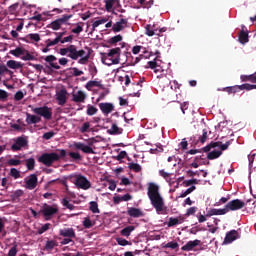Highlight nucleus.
<instances>
[{
  "label": "nucleus",
  "mask_w": 256,
  "mask_h": 256,
  "mask_svg": "<svg viewBox=\"0 0 256 256\" xmlns=\"http://www.w3.org/2000/svg\"><path fill=\"white\" fill-rule=\"evenodd\" d=\"M239 239V232L237 230H231L227 232L225 238H224V243L227 245L229 243H233V241Z\"/></svg>",
  "instance_id": "2eb2a0df"
},
{
  "label": "nucleus",
  "mask_w": 256,
  "mask_h": 256,
  "mask_svg": "<svg viewBox=\"0 0 256 256\" xmlns=\"http://www.w3.org/2000/svg\"><path fill=\"white\" fill-rule=\"evenodd\" d=\"M226 213H227L226 207L222 209L212 208L207 212L206 217H213V215H226Z\"/></svg>",
  "instance_id": "5701e85b"
},
{
  "label": "nucleus",
  "mask_w": 256,
  "mask_h": 256,
  "mask_svg": "<svg viewBox=\"0 0 256 256\" xmlns=\"http://www.w3.org/2000/svg\"><path fill=\"white\" fill-rule=\"evenodd\" d=\"M11 55H14V57H21V55H25V50L23 48L18 47L14 50L10 51Z\"/></svg>",
  "instance_id": "c03bdc74"
},
{
  "label": "nucleus",
  "mask_w": 256,
  "mask_h": 256,
  "mask_svg": "<svg viewBox=\"0 0 256 256\" xmlns=\"http://www.w3.org/2000/svg\"><path fill=\"white\" fill-rule=\"evenodd\" d=\"M208 135H207V129L202 130V135L197 139L195 136L190 138L191 145H198L199 143H202V145L207 141Z\"/></svg>",
  "instance_id": "ddd939ff"
},
{
  "label": "nucleus",
  "mask_w": 256,
  "mask_h": 256,
  "mask_svg": "<svg viewBox=\"0 0 256 256\" xmlns=\"http://www.w3.org/2000/svg\"><path fill=\"white\" fill-rule=\"evenodd\" d=\"M226 213H229V211H239V209H243L245 207V202L240 199H235L230 202H228L226 205Z\"/></svg>",
  "instance_id": "6e6552de"
},
{
  "label": "nucleus",
  "mask_w": 256,
  "mask_h": 256,
  "mask_svg": "<svg viewBox=\"0 0 256 256\" xmlns=\"http://www.w3.org/2000/svg\"><path fill=\"white\" fill-rule=\"evenodd\" d=\"M116 243H118V245H121V247H126V245H131V242L121 237L116 238Z\"/></svg>",
  "instance_id": "603ef678"
},
{
  "label": "nucleus",
  "mask_w": 256,
  "mask_h": 256,
  "mask_svg": "<svg viewBox=\"0 0 256 256\" xmlns=\"http://www.w3.org/2000/svg\"><path fill=\"white\" fill-rule=\"evenodd\" d=\"M127 214L129 217H133L134 219H139V217H143L145 215L141 209L135 207L128 208Z\"/></svg>",
  "instance_id": "6ab92c4d"
},
{
  "label": "nucleus",
  "mask_w": 256,
  "mask_h": 256,
  "mask_svg": "<svg viewBox=\"0 0 256 256\" xmlns=\"http://www.w3.org/2000/svg\"><path fill=\"white\" fill-rule=\"evenodd\" d=\"M164 249H178L179 248V243L177 242H168L163 246Z\"/></svg>",
  "instance_id": "864d4df0"
},
{
  "label": "nucleus",
  "mask_w": 256,
  "mask_h": 256,
  "mask_svg": "<svg viewBox=\"0 0 256 256\" xmlns=\"http://www.w3.org/2000/svg\"><path fill=\"white\" fill-rule=\"evenodd\" d=\"M90 57H91V52H89L85 56H82L81 59H79L78 63H80V65H87Z\"/></svg>",
  "instance_id": "6e6d98bb"
},
{
  "label": "nucleus",
  "mask_w": 256,
  "mask_h": 256,
  "mask_svg": "<svg viewBox=\"0 0 256 256\" xmlns=\"http://www.w3.org/2000/svg\"><path fill=\"white\" fill-rule=\"evenodd\" d=\"M44 61H46V63H49L50 67H52V69H61V66H59L56 63H53V61H57V57H55L54 55H48L44 58Z\"/></svg>",
  "instance_id": "b1692460"
},
{
  "label": "nucleus",
  "mask_w": 256,
  "mask_h": 256,
  "mask_svg": "<svg viewBox=\"0 0 256 256\" xmlns=\"http://www.w3.org/2000/svg\"><path fill=\"white\" fill-rule=\"evenodd\" d=\"M195 189H197L196 186H191L186 191L182 192L179 197L181 199H183V198L187 197V195H191V193H193V191H195Z\"/></svg>",
  "instance_id": "09e8293b"
},
{
  "label": "nucleus",
  "mask_w": 256,
  "mask_h": 256,
  "mask_svg": "<svg viewBox=\"0 0 256 256\" xmlns=\"http://www.w3.org/2000/svg\"><path fill=\"white\" fill-rule=\"evenodd\" d=\"M51 223L44 224L41 228L38 229V235H43L46 231H49Z\"/></svg>",
  "instance_id": "5fc2aeb1"
},
{
  "label": "nucleus",
  "mask_w": 256,
  "mask_h": 256,
  "mask_svg": "<svg viewBox=\"0 0 256 256\" xmlns=\"http://www.w3.org/2000/svg\"><path fill=\"white\" fill-rule=\"evenodd\" d=\"M128 23H129V20L127 18H121L120 21L113 24L112 31L114 33H120V31H123V29H126Z\"/></svg>",
  "instance_id": "9d476101"
},
{
  "label": "nucleus",
  "mask_w": 256,
  "mask_h": 256,
  "mask_svg": "<svg viewBox=\"0 0 256 256\" xmlns=\"http://www.w3.org/2000/svg\"><path fill=\"white\" fill-rule=\"evenodd\" d=\"M75 185L78 187V189H83L84 191L91 189V182L83 175L76 176Z\"/></svg>",
  "instance_id": "1a4fd4ad"
},
{
  "label": "nucleus",
  "mask_w": 256,
  "mask_h": 256,
  "mask_svg": "<svg viewBox=\"0 0 256 256\" xmlns=\"http://www.w3.org/2000/svg\"><path fill=\"white\" fill-rule=\"evenodd\" d=\"M8 165L10 167H17L18 165H21V160H19V159H10V160H8Z\"/></svg>",
  "instance_id": "052dcab7"
},
{
  "label": "nucleus",
  "mask_w": 256,
  "mask_h": 256,
  "mask_svg": "<svg viewBox=\"0 0 256 256\" xmlns=\"http://www.w3.org/2000/svg\"><path fill=\"white\" fill-rule=\"evenodd\" d=\"M53 137H55V132L53 131L46 132L43 134V139H45L46 141H49V139H53Z\"/></svg>",
  "instance_id": "69168bd1"
},
{
  "label": "nucleus",
  "mask_w": 256,
  "mask_h": 256,
  "mask_svg": "<svg viewBox=\"0 0 256 256\" xmlns=\"http://www.w3.org/2000/svg\"><path fill=\"white\" fill-rule=\"evenodd\" d=\"M128 169H130V171H134V173H141V171L143 170L141 165L133 162L128 164Z\"/></svg>",
  "instance_id": "ea45409f"
},
{
  "label": "nucleus",
  "mask_w": 256,
  "mask_h": 256,
  "mask_svg": "<svg viewBox=\"0 0 256 256\" xmlns=\"http://www.w3.org/2000/svg\"><path fill=\"white\" fill-rule=\"evenodd\" d=\"M174 107H176L177 110L181 109L183 115H185V111L189 109V102H175Z\"/></svg>",
  "instance_id": "473e14b6"
},
{
  "label": "nucleus",
  "mask_w": 256,
  "mask_h": 256,
  "mask_svg": "<svg viewBox=\"0 0 256 256\" xmlns=\"http://www.w3.org/2000/svg\"><path fill=\"white\" fill-rule=\"evenodd\" d=\"M67 156V150L62 149L60 150V155L52 152V153H44L39 158V163H42L46 167H51L55 163V161H59V159H62L63 157Z\"/></svg>",
  "instance_id": "f03ea898"
},
{
  "label": "nucleus",
  "mask_w": 256,
  "mask_h": 256,
  "mask_svg": "<svg viewBox=\"0 0 256 256\" xmlns=\"http://www.w3.org/2000/svg\"><path fill=\"white\" fill-rule=\"evenodd\" d=\"M73 49H74V45H70L67 48H61L59 50V53L62 56H65L68 53V57L71 59V56L73 55Z\"/></svg>",
  "instance_id": "c756f323"
},
{
  "label": "nucleus",
  "mask_w": 256,
  "mask_h": 256,
  "mask_svg": "<svg viewBox=\"0 0 256 256\" xmlns=\"http://www.w3.org/2000/svg\"><path fill=\"white\" fill-rule=\"evenodd\" d=\"M100 110L104 115H109L115 109V106H113L112 103H100L99 104Z\"/></svg>",
  "instance_id": "412c9836"
},
{
  "label": "nucleus",
  "mask_w": 256,
  "mask_h": 256,
  "mask_svg": "<svg viewBox=\"0 0 256 256\" xmlns=\"http://www.w3.org/2000/svg\"><path fill=\"white\" fill-rule=\"evenodd\" d=\"M29 108L38 117H43L45 121H51L53 119V108H49V106L33 107L29 105Z\"/></svg>",
  "instance_id": "20e7f679"
},
{
  "label": "nucleus",
  "mask_w": 256,
  "mask_h": 256,
  "mask_svg": "<svg viewBox=\"0 0 256 256\" xmlns=\"http://www.w3.org/2000/svg\"><path fill=\"white\" fill-rule=\"evenodd\" d=\"M239 41L244 45V43H249V33L242 30L239 34Z\"/></svg>",
  "instance_id": "a19ab883"
},
{
  "label": "nucleus",
  "mask_w": 256,
  "mask_h": 256,
  "mask_svg": "<svg viewBox=\"0 0 256 256\" xmlns=\"http://www.w3.org/2000/svg\"><path fill=\"white\" fill-rule=\"evenodd\" d=\"M133 231H135V226L130 225V226H126L125 228H123L120 231V234L122 235V237H130L131 233H133Z\"/></svg>",
  "instance_id": "c85d7f7f"
},
{
  "label": "nucleus",
  "mask_w": 256,
  "mask_h": 256,
  "mask_svg": "<svg viewBox=\"0 0 256 256\" xmlns=\"http://www.w3.org/2000/svg\"><path fill=\"white\" fill-rule=\"evenodd\" d=\"M80 133H90L91 131V124L89 122H85L79 128Z\"/></svg>",
  "instance_id": "37998d69"
},
{
  "label": "nucleus",
  "mask_w": 256,
  "mask_h": 256,
  "mask_svg": "<svg viewBox=\"0 0 256 256\" xmlns=\"http://www.w3.org/2000/svg\"><path fill=\"white\" fill-rule=\"evenodd\" d=\"M222 155L223 152L221 150H214L207 154V159H209V161H213V159H219V157Z\"/></svg>",
  "instance_id": "7c9ffc66"
},
{
  "label": "nucleus",
  "mask_w": 256,
  "mask_h": 256,
  "mask_svg": "<svg viewBox=\"0 0 256 256\" xmlns=\"http://www.w3.org/2000/svg\"><path fill=\"white\" fill-rule=\"evenodd\" d=\"M20 41H24L25 43H39V41H41V36L37 33L28 34L25 37L20 38Z\"/></svg>",
  "instance_id": "4468645a"
},
{
  "label": "nucleus",
  "mask_w": 256,
  "mask_h": 256,
  "mask_svg": "<svg viewBox=\"0 0 256 256\" xmlns=\"http://www.w3.org/2000/svg\"><path fill=\"white\" fill-rule=\"evenodd\" d=\"M105 3V9L107 11V13H111V11H113V7H115V5H119V0H104Z\"/></svg>",
  "instance_id": "393cba45"
},
{
  "label": "nucleus",
  "mask_w": 256,
  "mask_h": 256,
  "mask_svg": "<svg viewBox=\"0 0 256 256\" xmlns=\"http://www.w3.org/2000/svg\"><path fill=\"white\" fill-rule=\"evenodd\" d=\"M19 250L17 249V244H14L13 247L8 251V256H17Z\"/></svg>",
  "instance_id": "bf43d9fd"
},
{
  "label": "nucleus",
  "mask_w": 256,
  "mask_h": 256,
  "mask_svg": "<svg viewBox=\"0 0 256 256\" xmlns=\"http://www.w3.org/2000/svg\"><path fill=\"white\" fill-rule=\"evenodd\" d=\"M62 205H63V207H66V209H69L70 211L75 210V205L69 203V200H67V198H64L62 200Z\"/></svg>",
  "instance_id": "8fccbe9b"
},
{
  "label": "nucleus",
  "mask_w": 256,
  "mask_h": 256,
  "mask_svg": "<svg viewBox=\"0 0 256 256\" xmlns=\"http://www.w3.org/2000/svg\"><path fill=\"white\" fill-rule=\"evenodd\" d=\"M37 175L31 174L28 179L26 180V189H29L30 191H33L37 187Z\"/></svg>",
  "instance_id": "dca6fc26"
},
{
  "label": "nucleus",
  "mask_w": 256,
  "mask_h": 256,
  "mask_svg": "<svg viewBox=\"0 0 256 256\" xmlns=\"http://www.w3.org/2000/svg\"><path fill=\"white\" fill-rule=\"evenodd\" d=\"M58 246H59V242H57V240H47L44 246V249L46 251H53V249H55V247H58Z\"/></svg>",
  "instance_id": "cd10ccee"
},
{
  "label": "nucleus",
  "mask_w": 256,
  "mask_h": 256,
  "mask_svg": "<svg viewBox=\"0 0 256 256\" xmlns=\"http://www.w3.org/2000/svg\"><path fill=\"white\" fill-rule=\"evenodd\" d=\"M7 67H9V69H21L23 68V64L15 60H8Z\"/></svg>",
  "instance_id": "72a5a7b5"
},
{
  "label": "nucleus",
  "mask_w": 256,
  "mask_h": 256,
  "mask_svg": "<svg viewBox=\"0 0 256 256\" xmlns=\"http://www.w3.org/2000/svg\"><path fill=\"white\" fill-rule=\"evenodd\" d=\"M106 55L110 57V62H107V57H102V63L104 65H108V67H111V65H119V61L121 60V48L116 47L110 49Z\"/></svg>",
  "instance_id": "7ed1b4c3"
},
{
  "label": "nucleus",
  "mask_w": 256,
  "mask_h": 256,
  "mask_svg": "<svg viewBox=\"0 0 256 256\" xmlns=\"http://www.w3.org/2000/svg\"><path fill=\"white\" fill-rule=\"evenodd\" d=\"M155 34H157V26L148 24L146 26V35H148V37H153Z\"/></svg>",
  "instance_id": "4c0bfd02"
},
{
  "label": "nucleus",
  "mask_w": 256,
  "mask_h": 256,
  "mask_svg": "<svg viewBox=\"0 0 256 256\" xmlns=\"http://www.w3.org/2000/svg\"><path fill=\"white\" fill-rule=\"evenodd\" d=\"M109 135H121L123 128L117 127V124H112L111 128L108 129Z\"/></svg>",
  "instance_id": "2f4dec72"
},
{
  "label": "nucleus",
  "mask_w": 256,
  "mask_h": 256,
  "mask_svg": "<svg viewBox=\"0 0 256 256\" xmlns=\"http://www.w3.org/2000/svg\"><path fill=\"white\" fill-rule=\"evenodd\" d=\"M183 221H185V219L183 217H179V218L170 217L169 221L167 223V226L175 227L176 225H181V223H183Z\"/></svg>",
  "instance_id": "bb28decb"
},
{
  "label": "nucleus",
  "mask_w": 256,
  "mask_h": 256,
  "mask_svg": "<svg viewBox=\"0 0 256 256\" xmlns=\"http://www.w3.org/2000/svg\"><path fill=\"white\" fill-rule=\"evenodd\" d=\"M59 42H60L59 38H55L54 40L48 39L46 41V45H47V47H53V46L57 45Z\"/></svg>",
  "instance_id": "e2e57ef3"
},
{
  "label": "nucleus",
  "mask_w": 256,
  "mask_h": 256,
  "mask_svg": "<svg viewBox=\"0 0 256 256\" xmlns=\"http://www.w3.org/2000/svg\"><path fill=\"white\" fill-rule=\"evenodd\" d=\"M69 157H71V159H74V161H81L83 159L81 154H79L78 152H70Z\"/></svg>",
  "instance_id": "4d7b16f0"
},
{
  "label": "nucleus",
  "mask_w": 256,
  "mask_h": 256,
  "mask_svg": "<svg viewBox=\"0 0 256 256\" xmlns=\"http://www.w3.org/2000/svg\"><path fill=\"white\" fill-rule=\"evenodd\" d=\"M90 211L93 213H100L99 211V204H97L96 201H91L90 202Z\"/></svg>",
  "instance_id": "3c124183"
},
{
  "label": "nucleus",
  "mask_w": 256,
  "mask_h": 256,
  "mask_svg": "<svg viewBox=\"0 0 256 256\" xmlns=\"http://www.w3.org/2000/svg\"><path fill=\"white\" fill-rule=\"evenodd\" d=\"M147 195L151 201V205L154 207V209H156V212L161 213V211H163L165 202L163 201V197H161V194L159 193V185L150 182L148 184Z\"/></svg>",
  "instance_id": "f257e3e1"
},
{
  "label": "nucleus",
  "mask_w": 256,
  "mask_h": 256,
  "mask_svg": "<svg viewBox=\"0 0 256 256\" xmlns=\"http://www.w3.org/2000/svg\"><path fill=\"white\" fill-rule=\"evenodd\" d=\"M83 225H84L85 229H91V227H93V222H91V219L86 217V218H84Z\"/></svg>",
  "instance_id": "680f3d73"
},
{
  "label": "nucleus",
  "mask_w": 256,
  "mask_h": 256,
  "mask_svg": "<svg viewBox=\"0 0 256 256\" xmlns=\"http://www.w3.org/2000/svg\"><path fill=\"white\" fill-rule=\"evenodd\" d=\"M10 175L11 177H14V179H19L21 177V173L16 168H11Z\"/></svg>",
  "instance_id": "13d9d810"
},
{
  "label": "nucleus",
  "mask_w": 256,
  "mask_h": 256,
  "mask_svg": "<svg viewBox=\"0 0 256 256\" xmlns=\"http://www.w3.org/2000/svg\"><path fill=\"white\" fill-rule=\"evenodd\" d=\"M93 87H100V89H103V84H101V81L95 80L87 82L86 89H88V91H91Z\"/></svg>",
  "instance_id": "c9c22d12"
},
{
  "label": "nucleus",
  "mask_w": 256,
  "mask_h": 256,
  "mask_svg": "<svg viewBox=\"0 0 256 256\" xmlns=\"http://www.w3.org/2000/svg\"><path fill=\"white\" fill-rule=\"evenodd\" d=\"M96 113H97V107H95V106H88L87 115L93 116Z\"/></svg>",
  "instance_id": "0e129e2a"
},
{
  "label": "nucleus",
  "mask_w": 256,
  "mask_h": 256,
  "mask_svg": "<svg viewBox=\"0 0 256 256\" xmlns=\"http://www.w3.org/2000/svg\"><path fill=\"white\" fill-rule=\"evenodd\" d=\"M72 17H73V15L65 14L61 18H58V19L52 21L48 25V27H49V29H52L53 31H59V29H61V26L67 25V21H69V19H71Z\"/></svg>",
  "instance_id": "423d86ee"
},
{
  "label": "nucleus",
  "mask_w": 256,
  "mask_h": 256,
  "mask_svg": "<svg viewBox=\"0 0 256 256\" xmlns=\"http://www.w3.org/2000/svg\"><path fill=\"white\" fill-rule=\"evenodd\" d=\"M149 57H153V52L144 51V55L141 54L139 57L135 58V61L133 62V65H137L141 59H149Z\"/></svg>",
  "instance_id": "e433bc0d"
},
{
  "label": "nucleus",
  "mask_w": 256,
  "mask_h": 256,
  "mask_svg": "<svg viewBox=\"0 0 256 256\" xmlns=\"http://www.w3.org/2000/svg\"><path fill=\"white\" fill-rule=\"evenodd\" d=\"M223 91L228 93V95H235V93H239L240 89H239V85H235V86L225 87L223 88Z\"/></svg>",
  "instance_id": "f704fd0d"
},
{
  "label": "nucleus",
  "mask_w": 256,
  "mask_h": 256,
  "mask_svg": "<svg viewBox=\"0 0 256 256\" xmlns=\"http://www.w3.org/2000/svg\"><path fill=\"white\" fill-rule=\"evenodd\" d=\"M74 147H75V149H78V151H82L83 153H86L88 155L89 154L95 155V150H93V148H91V146L85 145L82 142H75Z\"/></svg>",
  "instance_id": "9b49d317"
},
{
  "label": "nucleus",
  "mask_w": 256,
  "mask_h": 256,
  "mask_svg": "<svg viewBox=\"0 0 256 256\" xmlns=\"http://www.w3.org/2000/svg\"><path fill=\"white\" fill-rule=\"evenodd\" d=\"M107 21H109V18L103 17L99 20L94 21L92 24V27H93V29H97V27H99V25H103V24L107 23Z\"/></svg>",
  "instance_id": "79ce46f5"
},
{
  "label": "nucleus",
  "mask_w": 256,
  "mask_h": 256,
  "mask_svg": "<svg viewBox=\"0 0 256 256\" xmlns=\"http://www.w3.org/2000/svg\"><path fill=\"white\" fill-rule=\"evenodd\" d=\"M85 55H87V52H85V50H78L77 46L74 45V48L72 50V55H71V59L73 61H77L79 57H85Z\"/></svg>",
  "instance_id": "4be33fe9"
},
{
  "label": "nucleus",
  "mask_w": 256,
  "mask_h": 256,
  "mask_svg": "<svg viewBox=\"0 0 256 256\" xmlns=\"http://www.w3.org/2000/svg\"><path fill=\"white\" fill-rule=\"evenodd\" d=\"M59 236L69 239H75L77 237V235L75 234V229L73 228L60 229Z\"/></svg>",
  "instance_id": "f8f14e48"
},
{
  "label": "nucleus",
  "mask_w": 256,
  "mask_h": 256,
  "mask_svg": "<svg viewBox=\"0 0 256 256\" xmlns=\"http://www.w3.org/2000/svg\"><path fill=\"white\" fill-rule=\"evenodd\" d=\"M57 101L59 105H65L67 103V90H61L57 94Z\"/></svg>",
  "instance_id": "a878e982"
},
{
  "label": "nucleus",
  "mask_w": 256,
  "mask_h": 256,
  "mask_svg": "<svg viewBox=\"0 0 256 256\" xmlns=\"http://www.w3.org/2000/svg\"><path fill=\"white\" fill-rule=\"evenodd\" d=\"M23 97H25V94H23L22 91H18L14 95L15 101H21L23 99Z\"/></svg>",
  "instance_id": "774afa93"
},
{
  "label": "nucleus",
  "mask_w": 256,
  "mask_h": 256,
  "mask_svg": "<svg viewBox=\"0 0 256 256\" xmlns=\"http://www.w3.org/2000/svg\"><path fill=\"white\" fill-rule=\"evenodd\" d=\"M29 146V140L25 136H19L14 140L11 146L13 151H21V149Z\"/></svg>",
  "instance_id": "0eeeda50"
},
{
  "label": "nucleus",
  "mask_w": 256,
  "mask_h": 256,
  "mask_svg": "<svg viewBox=\"0 0 256 256\" xmlns=\"http://www.w3.org/2000/svg\"><path fill=\"white\" fill-rule=\"evenodd\" d=\"M240 79L244 83L247 81H249L250 83H256V75L255 74L241 75Z\"/></svg>",
  "instance_id": "58836bf2"
},
{
  "label": "nucleus",
  "mask_w": 256,
  "mask_h": 256,
  "mask_svg": "<svg viewBox=\"0 0 256 256\" xmlns=\"http://www.w3.org/2000/svg\"><path fill=\"white\" fill-rule=\"evenodd\" d=\"M41 213L46 221H51V219H53V215H57L59 213V208L57 205L51 206L49 204H44Z\"/></svg>",
  "instance_id": "39448f33"
},
{
  "label": "nucleus",
  "mask_w": 256,
  "mask_h": 256,
  "mask_svg": "<svg viewBox=\"0 0 256 256\" xmlns=\"http://www.w3.org/2000/svg\"><path fill=\"white\" fill-rule=\"evenodd\" d=\"M85 99H87V94L81 90L72 94V101L74 103H85Z\"/></svg>",
  "instance_id": "a211bd4d"
},
{
  "label": "nucleus",
  "mask_w": 256,
  "mask_h": 256,
  "mask_svg": "<svg viewBox=\"0 0 256 256\" xmlns=\"http://www.w3.org/2000/svg\"><path fill=\"white\" fill-rule=\"evenodd\" d=\"M26 123L27 125H37V123H41V116L30 114L26 112Z\"/></svg>",
  "instance_id": "f3484780"
},
{
  "label": "nucleus",
  "mask_w": 256,
  "mask_h": 256,
  "mask_svg": "<svg viewBox=\"0 0 256 256\" xmlns=\"http://www.w3.org/2000/svg\"><path fill=\"white\" fill-rule=\"evenodd\" d=\"M198 245H201V240H193L188 241L184 246H182V251H193L195 247H198Z\"/></svg>",
  "instance_id": "aec40b11"
},
{
  "label": "nucleus",
  "mask_w": 256,
  "mask_h": 256,
  "mask_svg": "<svg viewBox=\"0 0 256 256\" xmlns=\"http://www.w3.org/2000/svg\"><path fill=\"white\" fill-rule=\"evenodd\" d=\"M26 166L28 171H33L35 169V159L29 158L28 160H26Z\"/></svg>",
  "instance_id": "de8ad7c7"
},
{
  "label": "nucleus",
  "mask_w": 256,
  "mask_h": 256,
  "mask_svg": "<svg viewBox=\"0 0 256 256\" xmlns=\"http://www.w3.org/2000/svg\"><path fill=\"white\" fill-rule=\"evenodd\" d=\"M83 31V26L81 24H77V27L72 29L71 32L76 34V35H79V33H82Z\"/></svg>",
  "instance_id": "338daca9"
},
{
  "label": "nucleus",
  "mask_w": 256,
  "mask_h": 256,
  "mask_svg": "<svg viewBox=\"0 0 256 256\" xmlns=\"http://www.w3.org/2000/svg\"><path fill=\"white\" fill-rule=\"evenodd\" d=\"M120 41H123V36H121V34H118L110 38L109 43L110 45H115L117 43H120Z\"/></svg>",
  "instance_id": "a18cd8bd"
},
{
  "label": "nucleus",
  "mask_w": 256,
  "mask_h": 256,
  "mask_svg": "<svg viewBox=\"0 0 256 256\" xmlns=\"http://www.w3.org/2000/svg\"><path fill=\"white\" fill-rule=\"evenodd\" d=\"M18 9H19V2H16L8 7V12L10 15H15Z\"/></svg>",
  "instance_id": "49530a36"
}]
</instances>
